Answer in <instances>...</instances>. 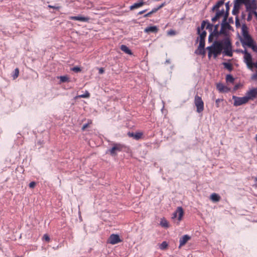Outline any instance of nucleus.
<instances>
[{"mask_svg": "<svg viewBox=\"0 0 257 257\" xmlns=\"http://www.w3.org/2000/svg\"><path fill=\"white\" fill-rule=\"evenodd\" d=\"M249 0H234V3L241 6L242 5H244L245 6L246 9H248V7H247V2H249Z\"/></svg>", "mask_w": 257, "mask_h": 257, "instance_id": "27", "label": "nucleus"}, {"mask_svg": "<svg viewBox=\"0 0 257 257\" xmlns=\"http://www.w3.org/2000/svg\"><path fill=\"white\" fill-rule=\"evenodd\" d=\"M48 7L49 8L55 9L56 10H59L61 8L60 6H52V5H48Z\"/></svg>", "mask_w": 257, "mask_h": 257, "instance_id": "43", "label": "nucleus"}, {"mask_svg": "<svg viewBox=\"0 0 257 257\" xmlns=\"http://www.w3.org/2000/svg\"><path fill=\"white\" fill-rule=\"evenodd\" d=\"M69 19L71 20L74 21H79L81 22H88L89 20V18L87 17H83L81 16H71L69 17Z\"/></svg>", "mask_w": 257, "mask_h": 257, "instance_id": "15", "label": "nucleus"}, {"mask_svg": "<svg viewBox=\"0 0 257 257\" xmlns=\"http://www.w3.org/2000/svg\"><path fill=\"white\" fill-rule=\"evenodd\" d=\"M254 180L255 181H257V177L255 178Z\"/></svg>", "mask_w": 257, "mask_h": 257, "instance_id": "63", "label": "nucleus"}, {"mask_svg": "<svg viewBox=\"0 0 257 257\" xmlns=\"http://www.w3.org/2000/svg\"><path fill=\"white\" fill-rule=\"evenodd\" d=\"M248 12V14L247 17V21H250L252 19V14H253L252 12V10H250L249 11H247Z\"/></svg>", "mask_w": 257, "mask_h": 257, "instance_id": "39", "label": "nucleus"}, {"mask_svg": "<svg viewBox=\"0 0 257 257\" xmlns=\"http://www.w3.org/2000/svg\"><path fill=\"white\" fill-rule=\"evenodd\" d=\"M240 84H236L234 85V87H233V89L234 90H237L239 87H240Z\"/></svg>", "mask_w": 257, "mask_h": 257, "instance_id": "53", "label": "nucleus"}, {"mask_svg": "<svg viewBox=\"0 0 257 257\" xmlns=\"http://www.w3.org/2000/svg\"><path fill=\"white\" fill-rule=\"evenodd\" d=\"M159 10V8H158V7H156V8H153V9L152 10L151 12L152 13V14H154V13H155L157 12Z\"/></svg>", "mask_w": 257, "mask_h": 257, "instance_id": "51", "label": "nucleus"}, {"mask_svg": "<svg viewBox=\"0 0 257 257\" xmlns=\"http://www.w3.org/2000/svg\"><path fill=\"white\" fill-rule=\"evenodd\" d=\"M229 3L230 2L228 1L225 4L226 10L225 11V16H224L223 18H228V17L230 7Z\"/></svg>", "mask_w": 257, "mask_h": 257, "instance_id": "28", "label": "nucleus"}, {"mask_svg": "<svg viewBox=\"0 0 257 257\" xmlns=\"http://www.w3.org/2000/svg\"><path fill=\"white\" fill-rule=\"evenodd\" d=\"M143 133L141 132H137L134 133L133 132H128L127 135L129 137H132L136 140H140L143 136Z\"/></svg>", "mask_w": 257, "mask_h": 257, "instance_id": "19", "label": "nucleus"}, {"mask_svg": "<svg viewBox=\"0 0 257 257\" xmlns=\"http://www.w3.org/2000/svg\"><path fill=\"white\" fill-rule=\"evenodd\" d=\"M221 199L220 196L217 193H213L210 195V199L213 202H218Z\"/></svg>", "mask_w": 257, "mask_h": 257, "instance_id": "26", "label": "nucleus"}, {"mask_svg": "<svg viewBox=\"0 0 257 257\" xmlns=\"http://www.w3.org/2000/svg\"><path fill=\"white\" fill-rule=\"evenodd\" d=\"M153 14L151 12V11H150V12L148 13L147 14H145L144 16V18H146V17H150L151 16V15Z\"/></svg>", "mask_w": 257, "mask_h": 257, "instance_id": "54", "label": "nucleus"}, {"mask_svg": "<svg viewBox=\"0 0 257 257\" xmlns=\"http://www.w3.org/2000/svg\"><path fill=\"white\" fill-rule=\"evenodd\" d=\"M245 95L248 100H253L254 98L257 97V87L253 88L247 91Z\"/></svg>", "mask_w": 257, "mask_h": 257, "instance_id": "11", "label": "nucleus"}, {"mask_svg": "<svg viewBox=\"0 0 257 257\" xmlns=\"http://www.w3.org/2000/svg\"><path fill=\"white\" fill-rule=\"evenodd\" d=\"M235 26L237 28H239L240 26H241V25H240V21H239V18H238V16H236L235 17Z\"/></svg>", "mask_w": 257, "mask_h": 257, "instance_id": "38", "label": "nucleus"}, {"mask_svg": "<svg viewBox=\"0 0 257 257\" xmlns=\"http://www.w3.org/2000/svg\"><path fill=\"white\" fill-rule=\"evenodd\" d=\"M227 22L229 24H233V19L232 17H230L227 19Z\"/></svg>", "mask_w": 257, "mask_h": 257, "instance_id": "49", "label": "nucleus"}, {"mask_svg": "<svg viewBox=\"0 0 257 257\" xmlns=\"http://www.w3.org/2000/svg\"><path fill=\"white\" fill-rule=\"evenodd\" d=\"M253 14L254 15V16H255L256 19H257V12H254V13H253Z\"/></svg>", "mask_w": 257, "mask_h": 257, "instance_id": "60", "label": "nucleus"}, {"mask_svg": "<svg viewBox=\"0 0 257 257\" xmlns=\"http://www.w3.org/2000/svg\"><path fill=\"white\" fill-rule=\"evenodd\" d=\"M241 52L244 53V62H248V60H250L251 59V57H252L251 54L247 52L246 49H245L244 51L241 50Z\"/></svg>", "mask_w": 257, "mask_h": 257, "instance_id": "21", "label": "nucleus"}, {"mask_svg": "<svg viewBox=\"0 0 257 257\" xmlns=\"http://www.w3.org/2000/svg\"><path fill=\"white\" fill-rule=\"evenodd\" d=\"M219 26V24L214 25V27H213L214 30L213 31H212V32H211L215 36V37H216V38H218L221 35L225 36V34H224V32L221 33V29L220 30V31L218 30Z\"/></svg>", "mask_w": 257, "mask_h": 257, "instance_id": "14", "label": "nucleus"}, {"mask_svg": "<svg viewBox=\"0 0 257 257\" xmlns=\"http://www.w3.org/2000/svg\"><path fill=\"white\" fill-rule=\"evenodd\" d=\"M255 139H256V141H257V134L255 136Z\"/></svg>", "mask_w": 257, "mask_h": 257, "instance_id": "61", "label": "nucleus"}, {"mask_svg": "<svg viewBox=\"0 0 257 257\" xmlns=\"http://www.w3.org/2000/svg\"><path fill=\"white\" fill-rule=\"evenodd\" d=\"M104 72V68L102 67H101L99 69V74H102Z\"/></svg>", "mask_w": 257, "mask_h": 257, "instance_id": "55", "label": "nucleus"}, {"mask_svg": "<svg viewBox=\"0 0 257 257\" xmlns=\"http://www.w3.org/2000/svg\"><path fill=\"white\" fill-rule=\"evenodd\" d=\"M159 31V29L156 26H150L146 28L144 30L145 33L156 34Z\"/></svg>", "mask_w": 257, "mask_h": 257, "instance_id": "16", "label": "nucleus"}, {"mask_svg": "<svg viewBox=\"0 0 257 257\" xmlns=\"http://www.w3.org/2000/svg\"><path fill=\"white\" fill-rule=\"evenodd\" d=\"M252 78H254V79H255V78H257V72H256V73H254V74L252 75Z\"/></svg>", "mask_w": 257, "mask_h": 257, "instance_id": "59", "label": "nucleus"}, {"mask_svg": "<svg viewBox=\"0 0 257 257\" xmlns=\"http://www.w3.org/2000/svg\"><path fill=\"white\" fill-rule=\"evenodd\" d=\"M19 74V69L18 68H16L15 69V70L14 71V74L13 75V79H15L16 78H17L18 77Z\"/></svg>", "mask_w": 257, "mask_h": 257, "instance_id": "33", "label": "nucleus"}, {"mask_svg": "<svg viewBox=\"0 0 257 257\" xmlns=\"http://www.w3.org/2000/svg\"><path fill=\"white\" fill-rule=\"evenodd\" d=\"M206 33L203 32L201 38H199V44L197 49L195 51V54L199 55L205 56L206 51L205 50Z\"/></svg>", "mask_w": 257, "mask_h": 257, "instance_id": "2", "label": "nucleus"}, {"mask_svg": "<svg viewBox=\"0 0 257 257\" xmlns=\"http://www.w3.org/2000/svg\"><path fill=\"white\" fill-rule=\"evenodd\" d=\"M227 19L223 18L221 23V32H224L225 34V37H229V34L228 31H233V27L230 25V24L227 22Z\"/></svg>", "mask_w": 257, "mask_h": 257, "instance_id": "4", "label": "nucleus"}, {"mask_svg": "<svg viewBox=\"0 0 257 257\" xmlns=\"http://www.w3.org/2000/svg\"><path fill=\"white\" fill-rule=\"evenodd\" d=\"M225 80L227 83L230 82L231 83H233L235 79L231 74H229L226 75Z\"/></svg>", "mask_w": 257, "mask_h": 257, "instance_id": "30", "label": "nucleus"}, {"mask_svg": "<svg viewBox=\"0 0 257 257\" xmlns=\"http://www.w3.org/2000/svg\"><path fill=\"white\" fill-rule=\"evenodd\" d=\"M217 11L222 16H225V11L224 9H222L221 10H217Z\"/></svg>", "mask_w": 257, "mask_h": 257, "instance_id": "47", "label": "nucleus"}, {"mask_svg": "<svg viewBox=\"0 0 257 257\" xmlns=\"http://www.w3.org/2000/svg\"><path fill=\"white\" fill-rule=\"evenodd\" d=\"M36 185V183L34 181L30 182L29 184V186L30 188H34Z\"/></svg>", "mask_w": 257, "mask_h": 257, "instance_id": "44", "label": "nucleus"}, {"mask_svg": "<svg viewBox=\"0 0 257 257\" xmlns=\"http://www.w3.org/2000/svg\"><path fill=\"white\" fill-rule=\"evenodd\" d=\"M43 239L47 242H49L50 240V238L48 235L45 234L43 236Z\"/></svg>", "mask_w": 257, "mask_h": 257, "instance_id": "45", "label": "nucleus"}, {"mask_svg": "<svg viewBox=\"0 0 257 257\" xmlns=\"http://www.w3.org/2000/svg\"><path fill=\"white\" fill-rule=\"evenodd\" d=\"M127 149V147L124 144L113 143L112 147L108 150V152L111 156H115L117 155V152L125 151Z\"/></svg>", "mask_w": 257, "mask_h": 257, "instance_id": "3", "label": "nucleus"}, {"mask_svg": "<svg viewBox=\"0 0 257 257\" xmlns=\"http://www.w3.org/2000/svg\"><path fill=\"white\" fill-rule=\"evenodd\" d=\"M160 224L162 227L168 228L169 227V224L168 221L165 219H163L161 220L160 222Z\"/></svg>", "mask_w": 257, "mask_h": 257, "instance_id": "31", "label": "nucleus"}, {"mask_svg": "<svg viewBox=\"0 0 257 257\" xmlns=\"http://www.w3.org/2000/svg\"><path fill=\"white\" fill-rule=\"evenodd\" d=\"M224 4V0H219L216 4L212 8L211 11L214 12L215 11H217V10H219V8L220 6Z\"/></svg>", "mask_w": 257, "mask_h": 257, "instance_id": "23", "label": "nucleus"}, {"mask_svg": "<svg viewBox=\"0 0 257 257\" xmlns=\"http://www.w3.org/2000/svg\"><path fill=\"white\" fill-rule=\"evenodd\" d=\"M120 50L124 52L125 53L128 54V55H132V52L131 49H129V48L124 45H121L120 46Z\"/></svg>", "mask_w": 257, "mask_h": 257, "instance_id": "25", "label": "nucleus"}, {"mask_svg": "<svg viewBox=\"0 0 257 257\" xmlns=\"http://www.w3.org/2000/svg\"><path fill=\"white\" fill-rule=\"evenodd\" d=\"M238 36L239 37L240 41L243 47L246 46L248 47L251 48V49L254 52H257V45L256 42H254L252 38L248 41H244L241 37H240L239 35Z\"/></svg>", "mask_w": 257, "mask_h": 257, "instance_id": "5", "label": "nucleus"}, {"mask_svg": "<svg viewBox=\"0 0 257 257\" xmlns=\"http://www.w3.org/2000/svg\"><path fill=\"white\" fill-rule=\"evenodd\" d=\"M241 19L245 20V14H244V12H242L241 15Z\"/></svg>", "mask_w": 257, "mask_h": 257, "instance_id": "57", "label": "nucleus"}, {"mask_svg": "<svg viewBox=\"0 0 257 257\" xmlns=\"http://www.w3.org/2000/svg\"><path fill=\"white\" fill-rule=\"evenodd\" d=\"M191 239V237L187 235H184L180 237L179 240L180 244L179 247L180 248L181 246L184 245L186 242Z\"/></svg>", "mask_w": 257, "mask_h": 257, "instance_id": "17", "label": "nucleus"}, {"mask_svg": "<svg viewBox=\"0 0 257 257\" xmlns=\"http://www.w3.org/2000/svg\"><path fill=\"white\" fill-rule=\"evenodd\" d=\"M215 16H217L218 19H219L222 16L218 11L216 12Z\"/></svg>", "mask_w": 257, "mask_h": 257, "instance_id": "56", "label": "nucleus"}, {"mask_svg": "<svg viewBox=\"0 0 257 257\" xmlns=\"http://www.w3.org/2000/svg\"><path fill=\"white\" fill-rule=\"evenodd\" d=\"M166 5V2H164V3H162L160 5L158 6V8L160 10V9H161V8H162L163 7H164Z\"/></svg>", "mask_w": 257, "mask_h": 257, "instance_id": "50", "label": "nucleus"}, {"mask_svg": "<svg viewBox=\"0 0 257 257\" xmlns=\"http://www.w3.org/2000/svg\"><path fill=\"white\" fill-rule=\"evenodd\" d=\"M92 123V120L88 119L87 123L83 124L81 130L82 131H84L88 126L89 124H91Z\"/></svg>", "mask_w": 257, "mask_h": 257, "instance_id": "36", "label": "nucleus"}, {"mask_svg": "<svg viewBox=\"0 0 257 257\" xmlns=\"http://www.w3.org/2000/svg\"><path fill=\"white\" fill-rule=\"evenodd\" d=\"M214 37H215V36L212 33H210L208 36V42L209 43L212 42Z\"/></svg>", "mask_w": 257, "mask_h": 257, "instance_id": "42", "label": "nucleus"}, {"mask_svg": "<svg viewBox=\"0 0 257 257\" xmlns=\"http://www.w3.org/2000/svg\"><path fill=\"white\" fill-rule=\"evenodd\" d=\"M252 59V57H251L250 60H248V62H245V64H246L247 68L250 69H252V68L254 67L257 69V62H253Z\"/></svg>", "mask_w": 257, "mask_h": 257, "instance_id": "22", "label": "nucleus"}, {"mask_svg": "<svg viewBox=\"0 0 257 257\" xmlns=\"http://www.w3.org/2000/svg\"><path fill=\"white\" fill-rule=\"evenodd\" d=\"M89 93L88 92H86V93L84 94H82L79 96L81 98H86L89 97Z\"/></svg>", "mask_w": 257, "mask_h": 257, "instance_id": "46", "label": "nucleus"}, {"mask_svg": "<svg viewBox=\"0 0 257 257\" xmlns=\"http://www.w3.org/2000/svg\"><path fill=\"white\" fill-rule=\"evenodd\" d=\"M207 20H203L201 24V26L200 27H198L197 28V34L199 35V37H197L196 43H197L199 41V38H201V34L203 32L206 33V36L207 35V32L206 31L204 30V29L205 27L206 24H207Z\"/></svg>", "mask_w": 257, "mask_h": 257, "instance_id": "9", "label": "nucleus"}, {"mask_svg": "<svg viewBox=\"0 0 257 257\" xmlns=\"http://www.w3.org/2000/svg\"><path fill=\"white\" fill-rule=\"evenodd\" d=\"M232 99L234 100L233 105L235 106H238L245 104L248 101L246 95L243 97H238L233 95Z\"/></svg>", "mask_w": 257, "mask_h": 257, "instance_id": "7", "label": "nucleus"}, {"mask_svg": "<svg viewBox=\"0 0 257 257\" xmlns=\"http://www.w3.org/2000/svg\"><path fill=\"white\" fill-rule=\"evenodd\" d=\"M223 101V98H218L217 99H216L215 100V105H216V107L217 108H218L219 107L220 105H219V103L221 101Z\"/></svg>", "mask_w": 257, "mask_h": 257, "instance_id": "40", "label": "nucleus"}, {"mask_svg": "<svg viewBox=\"0 0 257 257\" xmlns=\"http://www.w3.org/2000/svg\"><path fill=\"white\" fill-rule=\"evenodd\" d=\"M59 78L61 82H66L69 81V78L67 76H61Z\"/></svg>", "mask_w": 257, "mask_h": 257, "instance_id": "35", "label": "nucleus"}, {"mask_svg": "<svg viewBox=\"0 0 257 257\" xmlns=\"http://www.w3.org/2000/svg\"><path fill=\"white\" fill-rule=\"evenodd\" d=\"M222 65L224 66V68L228 70L229 72L232 71L233 69L232 65L230 63L223 62Z\"/></svg>", "mask_w": 257, "mask_h": 257, "instance_id": "29", "label": "nucleus"}, {"mask_svg": "<svg viewBox=\"0 0 257 257\" xmlns=\"http://www.w3.org/2000/svg\"><path fill=\"white\" fill-rule=\"evenodd\" d=\"M213 27H214V25L212 24H210L207 20V26L206 27V29L208 30L211 33L212 31V29H213Z\"/></svg>", "mask_w": 257, "mask_h": 257, "instance_id": "34", "label": "nucleus"}, {"mask_svg": "<svg viewBox=\"0 0 257 257\" xmlns=\"http://www.w3.org/2000/svg\"><path fill=\"white\" fill-rule=\"evenodd\" d=\"M169 60H166V63H169Z\"/></svg>", "mask_w": 257, "mask_h": 257, "instance_id": "62", "label": "nucleus"}, {"mask_svg": "<svg viewBox=\"0 0 257 257\" xmlns=\"http://www.w3.org/2000/svg\"><path fill=\"white\" fill-rule=\"evenodd\" d=\"M225 0H224V2L225 1Z\"/></svg>", "mask_w": 257, "mask_h": 257, "instance_id": "64", "label": "nucleus"}, {"mask_svg": "<svg viewBox=\"0 0 257 257\" xmlns=\"http://www.w3.org/2000/svg\"><path fill=\"white\" fill-rule=\"evenodd\" d=\"M71 70L75 72H79L81 71L80 67L76 66L71 68Z\"/></svg>", "mask_w": 257, "mask_h": 257, "instance_id": "41", "label": "nucleus"}, {"mask_svg": "<svg viewBox=\"0 0 257 257\" xmlns=\"http://www.w3.org/2000/svg\"><path fill=\"white\" fill-rule=\"evenodd\" d=\"M218 20V18H217V16H216L215 15V16H214V17H213L211 19V21H212V22H213V23H215V22H216Z\"/></svg>", "mask_w": 257, "mask_h": 257, "instance_id": "52", "label": "nucleus"}, {"mask_svg": "<svg viewBox=\"0 0 257 257\" xmlns=\"http://www.w3.org/2000/svg\"><path fill=\"white\" fill-rule=\"evenodd\" d=\"M168 34L169 35H174L176 34V32L174 30H171L168 32Z\"/></svg>", "mask_w": 257, "mask_h": 257, "instance_id": "48", "label": "nucleus"}, {"mask_svg": "<svg viewBox=\"0 0 257 257\" xmlns=\"http://www.w3.org/2000/svg\"><path fill=\"white\" fill-rule=\"evenodd\" d=\"M144 0H139L137 3H135L130 7V10H133L135 9L139 8L145 4Z\"/></svg>", "mask_w": 257, "mask_h": 257, "instance_id": "20", "label": "nucleus"}, {"mask_svg": "<svg viewBox=\"0 0 257 257\" xmlns=\"http://www.w3.org/2000/svg\"><path fill=\"white\" fill-rule=\"evenodd\" d=\"M241 34L244 41H248L252 38L249 34L248 28L245 23H243L241 26Z\"/></svg>", "mask_w": 257, "mask_h": 257, "instance_id": "8", "label": "nucleus"}, {"mask_svg": "<svg viewBox=\"0 0 257 257\" xmlns=\"http://www.w3.org/2000/svg\"><path fill=\"white\" fill-rule=\"evenodd\" d=\"M216 88L220 92H227L230 90V89L228 87L224 86L221 83L217 84Z\"/></svg>", "mask_w": 257, "mask_h": 257, "instance_id": "18", "label": "nucleus"}, {"mask_svg": "<svg viewBox=\"0 0 257 257\" xmlns=\"http://www.w3.org/2000/svg\"><path fill=\"white\" fill-rule=\"evenodd\" d=\"M247 7H248V9H246V11L252 10V13L254 12H256L255 10L257 9V3L256 0H249L247 2Z\"/></svg>", "mask_w": 257, "mask_h": 257, "instance_id": "12", "label": "nucleus"}, {"mask_svg": "<svg viewBox=\"0 0 257 257\" xmlns=\"http://www.w3.org/2000/svg\"><path fill=\"white\" fill-rule=\"evenodd\" d=\"M194 104L198 113H201L204 110V102L201 97L197 94L194 97Z\"/></svg>", "mask_w": 257, "mask_h": 257, "instance_id": "6", "label": "nucleus"}, {"mask_svg": "<svg viewBox=\"0 0 257 257\" xmlns=\"http://www.w3.org/2000/svg\"><path fill=\"white\" fill-rule=\"evenodd\" d=\"M168 245V243L166 241H164L161 243L159 247L161 249L164 250L167 247Z\"/></svg>", "mask_w": 257, "mask_h": 257, "instance_id": "32", "label": "nucleus"}, {"mask_svg": "<svg viewBox=\"0 0 257 257\" xmlns=\"http://www.w3.org/2000/svg\"><path fill=\"white\" fill-rule=\"evenodd\" d=\"M122 241L120 238L119 235L117 234H111L108 239L107 242L111 244H115Z\"/></svg>", "mask_w": 257, "mask_h": 257, "instance_id": "10", "label": "nucleus"}, {"mask_svg": "<svg viewBox=\"0 0 257 257\" xmlns=\"http://www.w3.org/2000/svg\"><path fill=\"white\" fill-rule=\"evenodd\" d=\"M147 10H143L142 11L139 12L138 15H142V14H144V13H145L147 11Z\"/></svg>", "mask_w": 257, "mask_h": 257, "instance_id": "58", "label": "nucleus"}, {"mask_svg": "<svg viewBox=\"0 0 257 257\" xmlns=\"http://www.w3.org/2000/svg\"><path fill=\"white\" fill-rule=\"evenodd\" d=\"M240 7L241 6L234 3L233 9L232 11V15H236V16H237V15L239 12V9L240 8Z\"/></svg>", "mask_w": 257, "mask_h": 257, "instance_id": "24", "label": "nucleus"}, {"mask_svg": "<svg viewBox=\"0 0 257 257\" xmlns=\"http://www.w3.org/2000/svg\"><path fill=\"white\" fill-rule=\"evenodd\" d=\"M211 49H212V47L210 46H208L206 49L208 51V58L210 59L212 56V55H213V53H212V52L211 51Z\"/></svg>", "mask_w": 257, "mask_h": 257, "instance_id": "37", "label": "nucleus"}, {"mask_svg": "<svg viewBox=\"0 0 257 257\" xmlns=\"http://www.w3.org/2000/svg\"><path fill=\"white\" fill-rule=\"evenodd\" d=\"M178 214V220H181L184 214V211L182 207H177V210L173 213L172 218H176Z\"/></svg>", "mask_w": 257, "mask_h": 257, "instance_id": "13", "label": "nucleus"}, {"mask_svg": "<svg viewBox=\"0 0 257 257\" xmlns=\"http://www.w3.org/2000/svg\"><path fill=\"white\" fill-rule=\"evenodd\" d=\"M214 58L222 53L223 56L232 57V44L229 37H225L222 40H215L210 46Z\"/></svg>", "mask_w": 257, "mask_h": 257, "instance_id": "1", "label": "nucleus"}]
</instances>
